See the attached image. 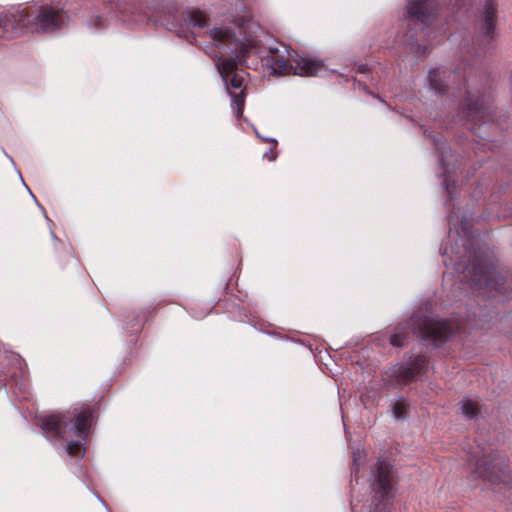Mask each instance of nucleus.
Wrapping results in <instances>:
<instances>
[{
  "label": "nucleus",
  "mask_w": 512,
  "mask_h": 512,
  "mask_svg": "<svg viewBox=\"0 0 512 512\" xmlns=\"http://www.w3.org/2000/svg\"><path fill=\"white\" fill-rule=\"evenodd\" d=\"M473 73L476 72L471 64H465L462 69L454 71L435 68L429 71L428 81L431 89L441 95L449 91L453 95L465 91V97L459 104V115L471 123V130L476 136L486 140L490 129L495 126L494 89L492 81L484 73L480 74L484 81L481 88L468 89L467 83Z\"/></svg>",
  "instance_id": "obj_1"
},
{
  "label": "nucleus",
  "mask_w": 512,
  "mask_h": 512,
  "mask_svg": "<svg viewBox=\"0 0 512 512\" xmlns=\"http://www.w3.org/2000/svg\"><path fill=\"white\" fill-rule=\"evenodd\" d=\"M435 346L446 342L454 333V327L449 320H436L429 317L421 318L413 315L410 319L399 323L390 335L389 342L394 347H403L411 333Z\"/></svg>",
  "instance_id": "obj_2"
},
{
  "label": "nucleus",
  "mask_w": 512,
  "mask_h": 512,
  "mask_svg": "<svg viewBox=\"0 0 512 512\" xmlns=\"http://www.w3.org/2000/svg\"><path fill=\"white\" fill-rule=\"evenodd\" d=\"M398 483L397 471L386 458H379L371 471L375 512H390Z\"/></svg>",
  "instance_id": "obj_3"
},
{
  "label": "nucleus",
  "mask_w": 512,
  "mask_h": 512,
  "mask_svg": "<svg viewBox=\"0 0 512 512\" xmlns=\"http://www.w3.org/2000/svg\"><path fill=\"white\" fill-rule=\"evenodd\" d=\"M474 0H407V18L426 27L438 16L441 3L455 14H467Z\"/></svg>",
  "instance_id": "obj_4"
},
{
  "label": "nucleus",
  "mask_w": 512,
  "mask_h": 512,
  "mask_svg": "<svg viewBox=\"0 0 512 512\" xmlns=\"http://www.w3.org/2000/svg\"><path fill=\"white\" fill-rule=\"evenodd\" d=\"M472 475L474 478H481L493 484L510 485L512 483L509 460L500 454H490L477 460Z\"/></svg>",
  "instance_id": "obj_5"
},
{
  "label": "nucleus",
  "mask_w": 512,
  "mask_h": 512,
  "mask_svg": "<svg viewBox=\"0 0 512 512\" xmlns=\"http://www.w3.org/2000/svg\"><path fill=\"white\" fill-rule=\"evenodd\" d=\"M472 283L478 288H485L502 293L505 279L499 275L495 265L486 258L476 257L471 265L465 268Z\"/></svg>",
  "instance_id": "obj_6"
},
{
  "label": "nucleus",
  "mask_w": 512,
  "mask_h": 512,
  "mask_svg": "<svg viewBox=\"0 0 512 512\" xmlns=\"http://www.w3.org/2000/svg\"><path fill=\"white\" fill-rule=\"evenodd\" d=\"M499 18L498 0H480L477 10V27L481 35L488 41L495 37Z\"/></svg>",
  "instance_id": "obj_7"
},
{
  "label": "nucleus",
  "mask_w": 512,
  "mask_h": 512,
  "mask_svg": "<svg viewBox=\"0 0 512 512\" xmlns=\"http://www.w3.org/2000/svg\"><path fill=\"white\" fill-rule=\"evenodd\" d=\"M427 359L424 355H418L408 365L399 366L393 373L398 383L406 385L416 376L425 371Z\"/></svg>",
  "instance_id": "obj_8"
},
{
  "label": "nucleus",
  "mask_w": 512,
  "mask_h": 512,
  "mask_svg": "<svg viewBox=\"0 0 512 512\" xmlns=\"http://www.w3.org/2000/svg\"><path fill=\"white\" fill-rule=\"evenodd\" d=\"M59 26V13L52 8H45L29 24L28 31L31 33H46Z\"/></svg>",
  "instance_id": "obj_9"
},
{
  "label": "nucleus",
  "mask_w": 512,
  "mask_h": 512,
  "mask_svg": "<svg viewBox=\"0 0 512 512\" xmlns=\"http://www.w3.org/2000/svg\"><path fill=\"white\" fill-rule=\"evenodd\" d=\"M296 62V73L301 76H314L317 75L323 68L322 61L312 57H298Z\"/></svg>",
  "instance_id": "obj_10"
},
{
  "label": "nucleus",
  "mask_w": 512,
  "mask_h": 512,
  "mask_svg": "<svg viewBox=\"0 0 512 512\" xmlns=\"http://www.w3.org/2000/svg\"><path fill=\"white\" fill-rule=\"evenodd\" d=\"M460 405L462 413L468 419H475L480 412V407L477 401L471 399H464L461 401Z\"/></svg>",
  "instance_id": "obj_11"
},
{
  "label": "nucleus",
  "mask_w": 512,
  "mask_h": 512,
  "mask_svg": "<svg viewBox=\"0 0 512 512\" xmlns=\"http://www.w3.org/2000/svg\"><path fill=\"white\" fill-rule=\"evenodd\" d=\"M393 413L396 418H403L407 414V404L404 401H397L393 405Z\"/></svg>",
  "instance_id": "obj_12"
},
{
  "label": "nucleus",
  "mask_w": 512,
  "mask_h": 512,
  "mask_svg": "<svg viewBox=\"0 0 512 512\" xmlns=\"http://www.w3.org/2000/svg\"><path fill=\"white\" fill-rule=\"evenodd\" d=\"M211 35L213 37V39L215 40H225L229 37V31L226 30V29H214L212 32H211Z\"/></svg>",
  "instance_id": "obj_13"
},
{
  "label": "nucleus",
  "mask_w": 512,
  "mask_h": 512,
  "mask_svg": "<svg viewBox=\"0 0 512 512\" xmlns=\"http://www.w3.org/2000/svg\"><path fill=\"white\" fill-rule=\"evenodd\" d=\"M235 106H236L237 117H241L243 114V106H244V98L242 95L238 96L235 99Z\"/></svg>",
  "instance_id": "obj_14"
},
{
  "label": "nucleus",
  "mask_w": 512,
  "mask_h": 512,
  "mask_svg": "<svg viewBox=\"0 0 512 512\" xmlns=\"http://www.w3.org/2000/svg\"><path fill=\"white\" fill-rule=\"evenodd\" d=\"M263 157L267 158L268 161H274L277 157V153L274 150V146H271L269 151L263 154Z\"/></svg>",
  "instance_id": "obj_15"
},
{
  "label": "nucleus",
  "mask_w": 512,
  "mask_h": 512,
  "mask_svg": "<svg viewBox=\"0 0 512 512\" xmlns=\"http://www.w3.org/2000/svg\"><path fill=\"white\" fill-rule=\"evenodd\" d=\"M89 418H90V416L87 415V414H85L83 416V420H82V423H81V429H84L87 426V424L89 422Z\"/></svg>",
  "instance_id": "obj_16"
},
{
  "label": "nucleus",
  "mask_w": 512,
  "mask_h": 512,
  "mask_svg": "<svg viewBox=\"0 0 512 512\" xmlns=\"http://www.w3.org/2000/svg\"><path fill=\"white\" fill-rule=\"evenodd\" d=\"M366 71L365 67L363 65H360L357 69V72L364 73Z\"/></svg>",
  "instance_id": "obj_17"
},
{
  "label": "nucleus",
  "mask_w": 512,
  "mask_h": 512,
  "mask_svg": "<svg viewBox=\"0 0 512 512\" xmlns=\"http://www.w3.org/2000/svg\"><path fill=\"white\" fill-rule=\"evenodd\" d=\"M18 34H20V32H18V31H13L12 32V35H18Z\"/></svg>",
  "instance_id": "obj_18"
},
{
  "label": "nucleus",
  "mask_w": 512,
  "mask_h": 512,
  "mask_svg": "<svg viewBox=\"0 0 512 512\" xmlns=\"http://www.w3.org/2000/svg\"><path fill=\"white\" fill-rule=\"evenodd\" d=\"M426 51H427V47H423V51H422V53H423V54H425V53H426Z\"/></svg>",
  "instance_id": "obj_19"
},
{
  "label": "nucleus",
  "mask_w": 512,
  "mask_h": 512,
  "mask_svg": "<svg viewBox=\"0 0 512 512\" xmlns=\"http://www.w3.org/2000/svg\"><path fill=\"white\" fill-rule=\"evenodd\" d=\"M353 461H354V463L356 462V455L355 454H354Z\"/></svg>",
  "instance_id": "obj_20"
}]
</instances>
